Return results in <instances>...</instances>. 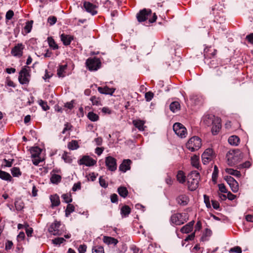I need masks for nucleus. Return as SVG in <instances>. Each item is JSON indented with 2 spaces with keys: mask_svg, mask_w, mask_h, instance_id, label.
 Wrapping results in <instances>:
<instances>
[{
  "mask_svg": "<svg viewBox=\"0 0 253 253\" xmlns=\"http://www.w3.org/2000/svg\"><path fill=\"white\" fill-rule=\"evenodd\" d=\"M227 198H228L230 200H233L235 199L236 196L233 194H232L231 192H229L227 193V195L226 196Z\"/></svg>",
  "mask_w": 253,
  "mask_h": 253,
  "instance_id": "obj_63",
  "label": "nucleus"
},
{
  "mask_svg": "<svg viewBox=\"0 0 253 253\" xmlns=\"http://www.w3.org/2000/svg\"><path fill=\"white\" fill-rule=\"evenodd\" d=\"M173 130L175 134L181 138L186 137L187 134L186 127L180 123H175L173 125Z\"/></svg>",
  "mask_w": 253,
  "mask_h": 253,
  "instance_id": "obj_7",
  "label": "nucleus"
},
{
  "mask_svg": "<svg viewBox=\"0 0 253 253\" xmlns=\"http://www.w3.org/2000/svg\"><path fill=\"white\" fill-rule=\"evenodd\" d=\"M170 110L173 113L180 110V105L178 102L174 101L172 102L169 105Z\"/></svg>",
  "mask_w": 253,
  "mask_h": 253,
  "instance_id": "obj_28",
  "label": "nucleus"
},
{
  "mask_svg": "<svg viewBox=\"0 0 253 253\" xmlns=\"http://www.w3.org/2000/svg\"><path fill=\"white\" fill-rule=\"evenodd\" d=\"M176 201L178 204L184 206L188 204L189 198L186 195L182 194L177 197Z\"/></svg>",
  "mask_w": 253,
  "mask_h": 253,
  "instance_id": "obj_18",
  "label": "nucleus"
},
{
  "mask_svg": "<svg viewBox=\"0 0 253 253\" xmlns=\"http://www.w3.org/2000/svg\"><path fill=\"white\" fill-rule=\"evenodd\" d=\"M213 150L211 148L207 149L202 155V162L204 165L209 163L213 158Z\"/></svg>",
  "mask_w": 253,
  "mask_h": 253,
  "instance_id": "obj_11",
  "label": "nucleus"
},
{
  "mask_svg": "<svg viewBox=\"0 0 253 253\" xmlns=\"http://www.w3.org/2000/svg\"><path fill=\"white\" fill-rule=\"evenodd\" d=\"M188 219L187 214L186 213H176L170 217L171 223L176 225H180L186 222Z\"/></svg>",
  "mask_w": 253,
  "mask_h": 253,
  "instance_id": "obj_4",
  "label": "nucleus"
},
{
  "mask_svg": "<svg viewBox=\"0 0 253 253\" xmlns=\"http://www.w3.org/2000/svg\"><path fill=\"white\" fill-rule=\"evenodd\" d=\"M0 178L4 180L10 181L12 179V177L9 173L0 170Z\"/></svg>",
  "mask_w": 253,
  "mask_h": 253,
  "instance_id": "obj_30",
  "label": "nucleus"
},
{
  "mask_svg": "<svg viewBox=\"0 0 253 253\" xmlns=\"http://www.w3.org/2000/svg\"><path fill=\"white\" fill-rule=\"evenodd\" d=\"M118 195L116 194H112L110 196L111 202L113 203H117L118 201Z\"/></svg>",
  "mask_w": 253,
  "mask_h": 253,
  "instance_id": "obj_58",
  "label": "nucleus"
},
{
  "mask_svg": "<svg viewBox=\"0 0 253 253\" xmlns=\"http://www.w3.org/2000/svg\"><path fill=\"white\" fill-rule=\"evenodd\" d=\"M117 191L119 194L123 198H126L128 194V190L124 186H120L118 188Z\"/></svg>",
  "mask_w": 253,
  "mask_h": 253,
  "instance_id": "obj_26",
  "label": "nucleus"
},
{
  "mask_svg": "<svg viewBox=\"0 0 253 253\" xmlns=\"http://www.w3.org/2000/svg\"><path fill=\"white\" fill-rule=\"evenodd\" d=\"M30 69L29 67L25 66L19 72L18 80L21 84H28L30 81Z\"/></svg>",
  "mask_w": 253,
  "mask_h": 253,
  "instance_id": "obj_6",
  "label": "nucleus"
},
{
  "mask_svg": "<svg viewBox=\"0 0 253 253\" xmlns=\"http://www.w3.org/2000/svg\"><path fill=\"white\" fill-rule=\"evenodd\" d=\"M61 179V177L60 175L54 174L52 175L50 178V180L53 183H57L60 181Z\"/></svg>",
  "mask_w": 253,
  "mask_h": 253,
  "instance_id": "obj_42",
  "label": "nucleus"
},
{
  "mask_svg": "<svg viewBox=\"0 0 253 253\" xmlns=\"http://www.w3.org/2000/svg\"><path fill=\"white\" fill-rule=\"evenodd\" d=\"M14 161L13 159H11V161L7 160L6 159H4L3 160V161L5 162V166L7 167H11L12 165L13 161Z\"/></svg>",
  "mask_w": 253,
  "mask_h": 253,
  "instance_id": "obj_60",
  "label": "nucleus"
},
{
  "mask_svg": "<svg viewBox=\"0 0 253 253\" xmlns=\"http://www.w3.org/2000/svg\"><path fill=\"white\" fill-rule=\"evenodd\" d=\"M50 200L51 202V207L52 208L58 206L60 205V202L59 197L57 195H51L50 197Z\"/></svg>",
  "mask_w": 253,
  "mask_h": 253,
  "instance_id": "obj_22",
  "label": "nucleus"
},
{
  "mask_svg": "<svg viewBox=\"0 0 253 253\" xmlns=\"http://www.w3.org/2000/svg\"><path fill=\"white\" fill-rule=\"evenodd\" d=\"M88 118L92 122L97 121L99 119V116L95 113L90 112L87 114Z\"/></svg>",
  "mask_w": 253,
  "mask_h": 253,
  "instance_id": "obj_39",
  "label": "nucleus"
},
{
  "mask_svg": "<svg viewBox=\"0 0 253 253\" xmlns=\"http://www.w3.org/2000/svg\"><path fill=\"white\" fill-rule=\"evenodd\" d=\"M14 15V12L11 10H9L6 13L5 18L7 20H10Z\"/></svg>",
  "mask_w": 253,
  "mask_h": 253,
  "instance_id": "obj_54",
  "label": "nucleus"
},
{
  "mask_svg": "<svg viewBox=\"0 0 253 253\" xmlns=\"http://www.w3.org/2000/svg\"><path fill=\"white\" fill-rule=\"evenodd\" d=\"M229 252L231 253H242V250L240 247L237 246V247L231 248Z\"/></svg>",
  "mask_w": 253,
  "mask_h": 253,
  "instance_id": "obj_51",
  "label": "nucleus"
},
{
  "mask_svg": "<svg viewBox=\"0 0 253 253\" xmlns=\"http://www.w3.org/2000/svg\"><path fill=\"white\" fill-rule=\"evenodd\" d=\"M60 39L65 45H68L74 39L73 36L62 34L60 35Z\"/></svg>",
  "mask_w": 253,
  "mask_h": 253,
  "instance_id": "obj_17",
  "label": "nucleus"
},
{
  "mask_svg": "<svg viewBox=\"0 0 253 253\" xmlns=\"http://www.w3.org/2000/svg\"><path fill=\"white\" fill-rule=\"evenodd\" d=\"M246 38L249 42L253 44V33L247 35Z\"/></svg>",
  "mask_w": 253,
  "mask_h": 253,
  "instance_id": "obj_61",
  "label": "nucleus"
},
{
  "mask_svg": "<svg viewBox=\"0 0 253 253\" xmlns=\"http://www.w3.org/2000/svg\"><path fill=\"white\" fill-rule=\"evenodd\" d=\"M99 184L100 186L104 188H106L108 186V183H106L105 180L102 178V176L99 178Z\"/></svg>",
  "mask_w": 253,
  "mask_h": 253,
  "instance_id": "obj_53",
  "label": "nucleus"
},
{
  "mask_svg": "<svg viewBox=\"0 0 253 253\" xmlns=\"http://www.w3.org/2000/svg\"><path fill=\"white\" fill-rule=\"evenodd\" d=\"M79 147L78 141L75 140H72L68 144V148L70 150H76Z\"/></svg>",
  "mask_w": 253,
  "mask_h": 253,
  "instance_id": "obj_32",
  "label": "nucleus"
},
{
  "mask_svg": "<svg viewBox=\"0 0 253 253\" xmlns=\"http://www.w3.org/2000/svg\"><path fill=\"white\" fill-rule=\"evenodd\" d=\"M154 94L151 91L147 92L145 94V98L147 101H150L153 98Z\"/></svg>",
  "mask_w": 253,
  "mask_h": 253,
  "instance_id": "obj_48",
  "label": "nucleus"
},
{
  "mask_svg": "<svg viewBox=\"0 0 253 253\" xmlns=\"http://www.w3.org/2000/svg\"><path fill=\"white\" fill-rule=\"evenodd\" d=\"M225 180L229 185L232 191L234 193H236L238 191V183L236 181V180L234 178H233L231 176H227L226 177H225Z\"/></svg>",
  "mask_w": 253,
  "mask_h": 253,
  "instance_id": "obj_13",
  "label": "nucleus"
},
{
  "mask_svg": "<svg viewBox=\"0 0 253 253\" xmlns=\"http://www.w3.org/2000/svg\"><path fill=\"white\" fill-rule=\"evenodd\" d=\"M62 198L64 201L66 203H70L72 201L71 195L69 194H64L62 195Z\"/></svg>",
  "mask_w": 253,
  "mask_h": 253,
  "instance_id": "obj_43",
  "label": "nucleus"
},
{
  "mask_svg": "<svg viewBox=\"0 0 253 253\" xmlns=\"http://www.w3.org/2000/svg\"><path fill=\"white\" fill-rule=\"evenodd\" d=\"M98 91L101 94H109L112 95L114 92L115 89L113 88H109L108 86L98 87Z\"/></svg>",
  "mask_w": 253,
  "mask_h": 253,
  "instance_id": "obj_20",
  "label": "nucleus"
},
{
  "mask_svg": "<svg viewBox=\"0 0 253 253\" xmlns=\"http://www.w3.org/2000/svg\"><path fill=\"white\" fill-rule=\"evenodd\" d=\"M33 158L32 161L34 165L37 166L42 161L39 156L37 157H32Z\"/></svg>",
  "mask_w": 253,
  "mask_h": 253,
  "instance_id": "obj_55",
  "label": "nucleus"
},
{
  "mask_svg": "<svg viewBox=\"0 0 253 253\" xmlns=\"http://www.w3.org/2000/svg\"><path fill=\"white\" fill-rule=\"evenodd\" d=\"M84 7L85 9V10L87 12L91 14L92 15H95L97 13V11L96 10L97 6L89 1H84Z\"/></svg>",
  "mask_w": 253,
  "mask_h": 253,
  "instance_id": "obj_15",
  "label": "nucleus"
},
{
  "mask_svg": "<svg viewBox=\"0 0 253 253\" xmlns=\"http://www.w3.org/2000/svg\"><path fill=\"white\" fill-rule=\"evenodd\" d=\"M134 126L140 131L144 130V122L140 120H134L132 122Z\"/></svg>",
  "mask_w": 253,
  "mask_h": 253,
  "instance_id": "obj_23",
  "label": "nucleus"
},
{
  "mask_svg": "<svg viewBox=\"0 0 253 253\" xmlns=\"http://www.w3.org/2000/svg\"><path fill=\"white\" fill-rule=\"evenodd\" d=\"M90 100L92 102V105H93L99 106L101 105L99 99L95 96H92Z\"/></svg>",
  "mask_w": 253,
  "mask_h": 253,
  "instance_id": "obj_46",
  "label": "nucleus"
},
{
  "mask_svg": "<svg viewBox=\"0 0 253 253\" xmlns=\"http://www.w3.org/2000/svg\"><path fill=\"white\" fill-rule=\"evenodd\" d=\"M103 240L105 243L108 245L113 244L114 245H116L118 242V240L116 239L108 236H104L103 237Z\"/></svg>",
  "mask_w": 253,
  "mask_h": 253,
  "instance_id": "obj_25",
  "label": "nucleus"
},
{
  "mask_svg": "<svg viewBox=\"0 0 253 253\" xmlns=\"http://www.w3.org/2000/svg\"><path fill=\"white\" fill-rule=\"evenodd\" d=\"M199 173L195 170L191 171L187 176V184L189 189L194 191L198 187L200 180Z\"/></svg>",
  "mask_w": 253,
  "mask_h": 253,
  "instance_id": "obj_2",
  "label": "nucleus"
},
{
  "mask_svg": "<svg viewBox=\"0 0 253 253\" xmlns=\"http://www.w3.org/2000/svg\"><path fill=\"white\" fill-rule=\"evenodd\" d=\"M24 46L22 43H18L11 49V53L14 56L21 57L23 54V50Z\"/></svg>",
  "mask_w": 253,
  "mask_h": 253,
  "instance_id": "obj_16",
  "label": "nucleus"
},
{
  "mask_svg": "<svg viewBox=\"0 0 253 253\" xmlns=\"http://www.w3.org/2000/svg\"><path fill=\"white\" fill-rule=\"evenodd\" d=\"M218 174V169L216 166H214V171L212 174V178L213 181H215L217 179Z\"/></svg>",
  "mask_w": 253,
  "mask_h": 253,
  "instance_id": "obj_50",
  "label": "nucleus"
},
{
  "mask_svg": "<svg viewBox=\"0 0 253 253\" xmlns=\"http://www.w3.org/2000/svg\"><path fill=\"white\" fill-rule=\"evenodd\" d=\"M194 224V221L193 220L189 222L181 228L180 231L183 233H189L192 231Z\"/></svg>",
  "mask_w": 253,
  "mask_h": 253,
  "instance_id": "obj_21",
  "label": "nucleus"
},
{
  "mask_svg": "<svg viewBox=\"0 0 253 253\" xmlns=\"http://www.w3.org/2000/svg\"><path fill=\"white\" fill-rule=\"evenodd\" d=\"M57 21V18L55 16H49L47 19V22L50 26L54 25Z\"/></svg>",
  "mask_w": 253,
  "mask_h": 253,
  "instance_id": "obj_49",
  "label": "nucleus"
},
{
  "mask_svg": "<svg viewBox=\"0 0 253 253\" xmlns=\"http://www.w3.org/2000/svg\"><path fill=\"white\" fill-rule=\"evenodd\" d=\"M96 163V161L88 156H84L83 157V158L79 161V165H84L87 167L94 166Z\"/></svg>",
  "mask_w": 253,
  "mask_h": 253,
  "instance_id": "obj_14",
  "label": "nucleus"
},
{
  "mask_svg": "<svg viewBox=\"0 0 253 253\" xmlns=\"http://www.w3.org/2000/svg\"><path fill=\"white\" fill-rule=\"evenodd\" d=\"M191 161L192 166L196 168H198L199 161V157L196 155H194L191 157Z\"/></svg>",
  "mask_w": 253,
  "mask_h": 253,
  "instance_id": "obj_40",
  "label": "nucleus"
},
{
  "mask_svg": "<svg viewBox=\"0 0 253 253\" xmlns=\"http://www.w3.org/2000/svg\"><path fill=\"white\" fill-rule=\"evenodd\" d=\"M87 247L85 245H81L78 248L79 253H85L86 251Z\"/></svg>",
  "mask_w": 253,
  "mask_h": 253,
  "instance_id": "obj_52",
  "label": "nucleus"
},
{
  "mask_svg": "<svg viewBox=\"0 0 253 253\" xmlns=\"http://www.w3.org/2000/svg\"><path fill=\"white\" fill-rule=\"evenodd\" d=\"M204 197V201L207 205V207H210V199H209V197L207 196V195H205Z\"/></svg>",
  "mask_w": 253,
  "mask_h": 253,
  "instance_id": "obj_64",
  "label": "nucleus"
},
{
  "mask_svg": "<svg viewBox=\"0 0 253 253\" xmlns=\"http://www.w3.org/2000/svg\"><path fill=\"white\" fill-rule=\"evenodd\" d=\"M203 122L207 126H212L211 132L213 134H216L221 127V120L213 115H207L203 118Z\"/></svg>",
  "mask_w": 253,
  "mask_h": 253,
  "instance_id": "obj_1",
  "label": "nucleus"
},
{
  "mask_svg": "<svg viewBox=\"0 0 253 253\" xmlns=\"http://www.w3.org/2000/svg\"><path fill=\"white\" fill-rule=\"evenodd\" d=\"M92 253H105L104 248L101 246H95L92 249Z\"/></svg>",
  "mask_w": 253,
  "mask_h": 253,
  "instance_id": "obj_38",
  "label": "nucleus"
},
{
  "mask_svg": "<svg viewBox=\"0 0 253 253\" xmlns=\"http://www.w3.org/2000/svg\"><path fill=\"white\" fill-rule=\"evenodd\" d=\"M228 142L233 146H237L240 142V138L236 135H232L229 137Z\"/></svg>",
  "mask_w": 253,
  "mask_h": 253,
  "instance_id": "obj_24",
  "label": "nucleus"
},
{
  "mask_svg": "<svg viewBox=\"0 0 253 253\" xmlns=\"http://www.w3.org/2000/svg\"><path fill=\"white\" fill-rule=\"evenodd\" d=\"M33 23V21L32 20L28 21L26 22V25L24 27V30L26 32V33H29L31 32L32 28Z\"/></svg>",
  "mask_w": 253,
  "mask_h": 253,
  "instance_id": "obj_41",
  "label": "nucleus"
},
{
  "mask_svg": "<svg viewBox=\"0 0 253 253\" xmlns=\"http://www.w3.org/2000/svg\"><path fill=\"white\" fill-rule=\"evenodd\" d=\"M75 211V207L72 204H69L65 211L66 216L68 217L72 212Z\"/></svg>",
  "mask_w": 253,
  "mask_h": 253,
  "instance_id": "obj_37",
  "label": "nucleus"
},
{
  "mask_svg": "<svg viewBox=\"0 0 253 253\" xmlns=\"http://www.w3.org/2000/svg\"><path fill=\"white\" fill-rule=\"evenodd\" d=\"M225 171L231 175H233L237 177H240L241 175V173L239 171L232 169H225Z\"/></svg>",
  "mask_w": 253,
  "mask_h": 253,
  "instance_id": "obj_36",
  "label": "nucleus"
},
{
  "mask_svg": "<svg viewBox=\"0 0 253 253\" xmlns=\"http://www.w3.org/2000/svg\"><path fill=\"white\" fill-rule=\"evenodd\" d=\"M11 171V173L13 176H19L21 174L20 169L18 168H13Z\"/></svg>",
  "mask_w": 253,
  "mask_h": 253,
  "instance_id": "obj_45",
  "label": "nucleus"
},
{
  "mask_svg": "<svg viewBox=\"0 0 253 253\" xmlns=\"http://www.w3.org/2000/svg\"><path fill=\"white\" fill-rule=\"evenodd\" d=\"M42 152V150L38 147H35L32 148L31 150L32 157H37L40 156Z\"/></svg>",
  "mask_w": 253,
  "mask_h": 253,
  "instance_id": "obj_29",
  "label": "nucleus"
},
{
  "mask_svg": "<svg viewBox=\"0 0 253 253\" xmlns=\"http://www.w3.org/2000/svg\"><path fill=\"white\" fill-rule=\"evenodd\" d=\"M212 206L214 209H218L219 208V204L218 202L211 200Z\"/></svg>",
  "mask_w": 253,
  "mask_h": 253,
  "instance_id": "obj_62",
  "label": "nucleus"
},
{
  "mask_svg": "<svg viewBox=\"0 0 253 253\" xmlns=\"http://www.w3.org/2000/svg\"><path fill=\"white\" fill-rule=\"evenodd\" d=\"M131 163V161L129 159L125 160L119 167L120 170L125 172L129 170L130 168V165Z\"/></svg>",
  "mask_w": 253,
  "mask_h": 253,
  "instance_id": "obj_19",
  "label": "nucleus"
},
{
  "mask_svg": "<svg viewBox=\"0 0 253 253\" xmlns=\"http://www.w3.org/2000/svg\"><path fill=\"white\" fill-rule=\"evenodd\" d=\"M39 104L44 111H46L49 109V107L47 105V102L42 99L39 101Z\"/></svg>",
  "mask_w": 253,
  "mask_h": 253,
  "instance_id": "obj_44",
  "label": "nucleus"
},
{
  "mask_svg": "<svg viewBox=\"0 0 253 253\" xmlns=\"http://www.w3.org/2000/svg\"><path fill=\"white\" fill-rule=\"evenodd\" d=\"M177 181L180 183H184L186 180V176L182 170H179L176 175Z\"/></svg>",
  "mask_w": 253,
  "mask_h": 253,
  "instance_id": "obj_27",
  "label": "nucleus"
},
{
  "mask_svg": "<svg viewBox=\"0 0 253 253\" xmlns=\"http://www.w3.org/2000/svg\"><path fill=\"white\" fill-rule=\"evenodd\" d=\"M152 14V11L150 9L144 8L141 10L136 15V18L138 22H142L146 21Z\"/></svg>",
  "mask_w": 253,
  "mask_h": 253,
  "instance_id": "obj_9",
  "label": "nucleus"
},
{
  "mask_svg": "<svg viewBox=\"0 0 253 253\" xmlns=\"http://www.w3.org/2000/svg\"><path fill=\"white\" fill-rule=\"evenodd\" d=\"M85 64L90 71H96L101 66L100 60L96 57L87 59Z\"/></svg>",
  "mask_w": 253,
  "mask_h": 253,
  "instance_id": "obj_8",
  "label": "nucleus"
},
{
  "mask_svg": "<svg viewBox=\"0 0 253 253\" xmlns=\"http://www.w3.org/2000/svg\"><path fill=\"white\" fill-rule=\"evenodd\" d=\"M121 212L123 216H128L130 212V208L128 206H124L121 208Z\"/></svg>",
  "mask_w": 253,
  "mask_h": 253,
  "instance_id": "obj_34",
  "label": "nucleus"
},
{
  "mask_svg": "<svg viewBox=\"0 0 253 253\" xmlns=\"http://www.w3.org/2000/svg\"><path fill=\"white\" fill-rule=\"evenodd\" d=\"M105 165L108 170L114 171L117 169V160L111 156H108L105 158Z\"/></svg>",
  "mask_w": 253,
  "mask_h": 253,
  "instance_id": "obj_10",
  "label": "nucleus"
},
{
  "mask_svg": "<svg viewBox=\"0 0 253 253\" xmlns=\"http://www.w3.org/2000/svg\"><path fill=\"white\" fill-rule=\"evenodd\" d=\"M67 65H61L59 66V68L57 70V75L59 77H64L65 76L64 73L67 69Z\"/></svg>",
  "mask_w": 253,
  "mask_h": 253,
  "instance_id": "obj_33",
  "label": "nucleus"
},
{
  "mask_svg": "<svg viewBox=\"0 0 253 253\" xmlns=\"http://www.w3.org/2000/svg\"><path fill=\"white\" fill-rule=\"evenodd\" d=\"M61 225L60 221H55L52 223L48 228V231L53 235H60L62 232L59 230Z\"/></svg>",
  "mask_w": 253,
  "mask_h": 253,
  "instance_id": "obj_12",
  "label": "nucleus"
},
{
  "mask_svg": "<svg viewBox=\"0 0 253 253\" xmlns=\"http://www.w3.org/2000/svg\"><path fill=\"white\" fill-rule=\"evenodd\" d=\"M72 127V126L70 124L67 123L66 124H65V127L63 131H62V133L63 134H64L66 131L71 130Z\"/></svg>",
  "mask_w": 253,
  "mask_h": 253,
  "instance_id": "obj_56",
  "label": "nucleus"
},
{
  "mask_svg": "<svg viewBox=\"0 0 253 253\" xmlns=\"http://www.w3.org/2000/svg\"><path fill=\"white\" fill-rule=\"evenodd\" d=\"M52 243L55 245H60L65 241V240L62 237H57L52 240Z\"/></svg>",
  "mask_w": 253,
  "mask_h": 253,
  "instance_id": "obj_47",
  "label": "nucleus"
},
{
  "mask_svg": "<svg viewBox=\"0 0 253 253\" xmlns=\"http://www.w3.org/2000/svg\"><path fill=\"white\" fill-rule=\"evenodd\" d=\"M47 42L49 46L52 48L53 49H56L58 48V45L56 43L55 41L52 37H48L47 38Z\"/></svg>",
  "mask_w": 253,
  "mask_h": 253,
  "instance_id": "obj_35",
  "label": "nucleus"
},
{
  "mask_svg": "<svg viewBox=\"0 0 253 253\" xmlns=\"http://www.w3.org/2000/svg\"><path fill=\"white\" fill-rule=\"evenodd\" d=\"M201 145V139L198 136L191 137L186 143L187 148L192 152L199 150Z\"/></svg>",
  "mask_w": 253,
  "mask_h": 253,
  "instance_id": "obj_5",
  "label": "nucleus"
},
{
  "mask_svg": "<svg viewBox=\"0 0 253 253\" xmlns=\"http://www.w3.org/2000/svg\"><path fill=\"white\" fill-rule=\"evenodd\" d=\"M219 190L221 193H226L227 192V189L224 184H218Z\"/></svg>",
  "mask_w": 253,
  "mask_h": 253,
  "instance_id": "obj_57",
  "label": "nucleus"
},
{
  "mask_svg": "<svg viewBox=\"0 0 253 253\" xmlns=\"http://www.w3.org/2000/svg\"><path fill=\"white\" fill-rule=\"evenodd\" d=\"M241 153L239 150H230L226 154L227 162L228 165L233 166L241 159Z\"/></svg>",
  "mask_w": 253,
  "mask_h": 253,
  "instance_id": "obj_3",
  "label": "nucleus"
},
{
  "mask_svg": "<svg viewBox=\"0 0 253 253\" xmlns=\"http://www.w3.org/2000/svg\"><path fill=\"white\" fill-rule=\"evenodd\" d=\"M81 188V184L80 182L75 183L72 188L73 191H76L78 190H80Z\"/></svg>",
  "mask_w": 253,
  "mask_h": 253,
  "instance_id": "obj_59",
  "label": "nucleus"
},
{
  "mask_svg": "<svg viewBox=\"0 0 253 253\" xmlns=\"http://www.w3.org/2000/svg\"><path fill=\"white\" fill-rule=\"evenodd\" d=\"M14 205L15 208L17 211H21L24 207L23 202L20 199H17L15 200Z\"/></svg>",
  "mask_w": 253,
  "mask_h": 253,
  "instance_id": "obj_31",
  "label": "nucleus"
}]
</instances>
